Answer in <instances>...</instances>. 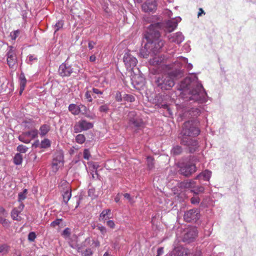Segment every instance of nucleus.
<instances>
[{
  "mask_svg": "<svg viewBox=\"0 0 256 256\" xmlns=\"http://www.w3.org/2000/svg\"><path fill=\"white\" fill-rule=\"evenodd\" d=\"M178 90L182 91L184 95L188 94L186 98L189 102L194 101L198 104L207 102V94L202 84L198 82L194 73L190 74V76L182 82Z\"/></svg>",
  "mask_w": 256,
  "mask_h": 256,
  "instance_id": "f257e3e1",
  "label": "nucleus"
},
{
  "mask_svg": "<svg viewBox=\"0 0 256 256\" xmlns=\"http://www.w3.org/2000/svg\"><path fill=\"white\" fill-rule=\"evenodd\" d=\"M183 76V71L176 69L171 70L167 74L156 76L154 78V86L158 91L170 90L174 85V79Z\"/></svg>",
  "mask_w": 256,
  "mask_h": 256,
  "instance_id": "f03ea898",
  "label": "nucleus"
},
{
  "mask_svg": "<svg viewBox=\"0 0 256 256\" xmlns=\"http://www.w3.org/2000/svg\"><path fill=\"white\" fill-rule=\"evenodd\" d=\"M199 124L198 120H191L184 122L179 136L193 138L198 136L200 132Z\"/></svg>",
  "mask_w": 256,
  "mask_h": 256,
  "instance_id": "7ed1b4c3",
  "label": "nucleus"
},
{
  "mask_svg": "<svg viewBox=\"0 0 256 256\" xmlns=\"http://www.w3.org/2000/svg\"><path fill=\"white\" fill-rule=\"evenodd\" d=\"M100 246V242L98 240L88 237L77 246V249L78 252H80L82 256H92L96 248Z\"/></svg>",
  "mask_w": 256,
  "mask_h": 256,
  "instance_id": "20e7f679",
  "label": "nucleus"
},
{
  "mask_svg": "<svg viewBox=\"0 0 256 256\" xmlns=\"http://www.w3.org/2000/svg\"><path fill=\"white\" fill-rule=\"evenodd\" d=\"M163 26L161 22L152 24L148 27L143 36V42H150L160 38V30Z\"/></svg>",
  "mask_w": 256,
  "mask_h": 256,
  "instance_id": "39448f33",
  "label": "nucleus"
},
{
  "mask_svg": "<svg viewBox=\"0 0 256 256\" xmlns=\"http://www.w3.org/2000/svg\"><path fill=\"white\" fill-rule=\"evenodd\" d=\"M128 126L135 132L142 130L145 126L142 119L136 111H130L128 114Z\"/></svg>",
  "mask_w": 256,
  "mask_h": 256,
  "instance_id": "423d86ee",
  "label": "nucleus"
},
{
  "mask_svg": "<svg viewBox=\"0 0 256 256\" xmlns=\"http://www.w3.org/2000/svg\"><path fill=\"white\" fill-rule=\"evenodd\" d=\"M177 108L179 112V115L182 118H192V120H196L198 116L201 114V110L198 108H191L186 106L185 104L177 106Z\"/></svg>",
  "mask_w": 256,
  "mask_h": 256,
  "instance_id": "0eeeda50",
  "label": "nucleus"
},
{
  "mask_svg": "<svg viewBox=\"0 0 256 256\" xmlns=\"http://www.w3.org/2000/svg\"><path fill=\"white\" fill-rule=\"evenodd\" d=\"M193 137L178 136L180 143L182 145L186 146L190 153H194L198 150L199 143Z\"/></svg>",
  "mask_w": 256,
  "mask_h": 256,
  "instance_id": "6e6552de",
  "label": "nucleus"
},
{
  "mask_svg": "<svg viewBox=\"0 0 256 256\" xmlns=\"http://www.w3.org/2000/svg\"><path fill=\"white\" fill-rule=\"evenodd\" d=\"M7 64L12 69H16L18 63V58L16 50L12 46H8L6 54Z\"/></svg>",
  "mask_w": 256,
  "mask_h": 256,
  "instance_id": "1a4fd4ad",
  "label": "nucleus"
},
{
  "mask_svg": "<svg viewBox=\"0 0 256 256\" xmlns=\"http://www.w3.org/2000/svg\"><path fill=\"white\" fill-rule=\"evenodd\" d=\"M123 62L126 70H132L138 63V60L130 51L126 52L123 57Z\"/></svg>",
  "mask_w": 256,
  "mask_h": 256,
  "instance_id": "9d476101",
  "label": "nucleus"
},
{
  "mask_svg": "<svg viewBox=\"0 0 256 256\" xmlns=\"http://www.w3.org/2000/svg\"><path fill=\"white\" fill-rule=\"evenodd\" d=\"M196 170V164L191 162L182 164L180 169V174L185 176H190Z\"/></svg>",
  "mask_w": 256,
  "mask_h": 256,
  "instance_id": "9b49d317",
  "label": "nucleus"
},
{
  "mask_svg": "<svg viewBox=\"0 0 256 256\" xmlns=\"http://www.w3.org/2000/svg\"><path fill=\"white\" fill-rule=\"evenodd\" d=\"M64 164V154L62 150H57L54 154L52 162V168L54 172L58 170Z\"/></svg>",
  "mask_w": 256,
  "mask_h": 256,
  "instance_id": "f8f14e48",
  "label": "nucleus"
},
{
  "mask_svg": "<svg viewBox=\"0 0 256 256\" xmlns=\"http://www.w3.org/2000/svg\"><path fill=\"white\" fill-rule=\"evenodd\" d=\"M164 41L161 38L158 40L150 42H146V48H149L152 52V54H156L160 52L164 46Z\"/></svg>",
  "mask_w": 256,
  "mask_h": 256,
  "instance_id": "ddd939ff",
  "label": "nucleus"
},
{
  "mask_svg": "<svg viewBox=\"0 0 256 256\" xmlns=\"http://www.w3.org/2000/svg\"><path fill=\"white\" fill-rule=\"evenodd\" d=\"M174 66L176 67L175 69L180 70L182 66H184L188 70H192L193 66L191 63L188 62V59L186 58L183 56H180L177 58L176 60L174 62ZM184 73V70H182Z\"/></svg>",
  "mask_w": 256,
  "mask_h": 256,
  "instance_id": "4468645a",
  "label": "nucleus"
},
{
  "mask_svg": "<svg viewBox=\"0 0 256 256\" xmlns=\"http://www.w3.org/2000/svg\"><path fill=\"white\" fill-rule=\"evenodd\" d=\"M93 126L92 123L88 122L85 120H81L74 124V132L75 133H79L92 128Z\"/></svg>",
  "mask_w": 256,
  "mask_h": 256,
  "instance_id": "2eb2a0df",
  "label": "nucleus"
},
{
  "mask_svg": "<svg viewBox=\"0 0 256 256\" xmlns=\"http://www.w3.org/2000/svg\"><path fill=\"white\" fill-rule=\"evenodd\" d=\"M67 60H68L62 63L59 66L58 74L62 78L70 76L74 72V68L71 65L67 63Z\"/></svg>",
  "mask_w": 256,
  "mask_h": 256,
  "instance_id": "dca6fc26",
  "label": "nucleus"
},
{
  "mask_svg": "<svg viewBox=\"0 0 256 256\" xmlns=\"http://www.w3.org/2000/svg\"><path fill=\"white\" fill-rule=\"evenodd\" d=\"M200 218V210L198 209H191L186 212L184 214V219L187 222H196Z\"/></svg>",
  "mask_w": 256,
  "mask_h": 256,
  "instance_id": "f3484780",
  "label": "nucleus"
},
{
  "mask_svg": "<svg viewBox=\"0 0 256 256\" xmlns=\"http://www.w3.org/2000/svg\"><path fill=\"white\" fill-rule=\"evenodd\" d=\"M157 0H146L142 6V10L145 12H155L158 8Z\"/></svg>",
  "mask_w": 256,
  "mask_h": 256,
  "instance_id": "a211bd4d",
  "label": "nucleus"
},
{
  "mask_svg": "<svg viewBox=\"0 0 256 256\" xmlns=\"http://www.w3.org/2000/svg\"><path fill=\"white\" fill-rule=\"evenodd\" d=\"M181 20L180 17L176 16L167 20L165 24L164 30L168 32H173L177 28L178 23L180 22Z\"/></svg>",
  "mask_w": 256,
  "mask_h": 256,
  "instance_id": "6ab92c4d",
  "label": "nucleus"
},
{
  "mask_svg": "<svg viewBox=\"0 0 256 256\" xmlns=\"http://www.w3.org/2000/svg\"><path fill=\"white\" fill-rule=\"evenodd\" d=\"M167 37L170 42H174L178 44H181L184 40V36L180 32L169 34Z\"/></svg>",
  "mask_w": 256,
  "mask_h": 256,
  "instance_id": "aec40b11",
  "label": "nucleus"
},
{
  "mask_svg": "<svg viewBox=\"0 0 256 256\" xmlns=\"http://www.w3.org/2000/svg\"><path fill=\"white\" fill-rule=\"evenodd\" d=\"M212 176L211 171L206 170L198 175L196 179L199 180L201 182H208Z\"/></svg>",
  "mask_w": 256,
  "mask_h": 256,
  "instance_id": "412c9836",
  "label": "nucleus"
},
{
  "mask_svg": "<svg viewBox=\"0 0 256 256\" xmlns=\"http://www.w3.org/2000/svg\"><path fill=\"white\" fill-rule=\"evenodd\" d=\"M172 253L174 256H187L188 254V250L182 246L175 247Z\"/></svg>",
  "mask_w": 256,
  "mask_h": 256,
  "instance_id": "4be33fe9",
  "label": "nucleus"
},
{
  "mask_svg": "<svg viewBox=\"0 0 256 256\" xmlns=\"http://www.w3.org/2000/svg\"><path fill=\"white\" fill-rule=\"evenodd\" d=\"M26 79L25 77L24 74L23 72H22L19 77V82H20V94H22L23 91L25 88V86L26 83Z\"/></svg>",
  "mask_w": 256,
  "mask_h": 256,
  "instance_id": "5701e85b",
  "label": "nucleus"
},
{
  "mask_svg": "<svg viewBox=\"0 0 256 256\" xmlns=\"http://www.w3.org/2000/svg\"><path fill=\"white\" fill-rule=\"evenodd\" d=\"M197 236L196 229L190 230L184 234V239L185 240L192 241Z\"/></svg>",
  "mask_w": 256,
  "mask_h": 256,
  "instance_id": "b1692460",
  "label": "nucleus"
},
{
  "mask_svg": "<svg viewBox=\"0 0 256 256\" xmlns=\"http://www.w3.org/2000/svg\"><path fill=\"white\" fill-rule=\"evenodd\" d=\"M63 202L66 204H67L68 200L72 196V190L70 188H66L64 190L62 194Z\"/></svg>",
  "mask_w": 256,
  "mask_h": 256,
  "instance_id": "393cba45",
  "label": "nucleus"
},
{
  "mask_svg": "<svg viewBox=\"0 0 256 256\" xmlns=\"http://www.w3.org/2000/svg\"><path fill=\"white\" fill-rule=\"evenodd\" d=\"M68 110L74 116H77L80 113V105L77 106L76 104H70L68 108Z\"/></svg>",
  "mask_w": 256,
  "mask_h": 256,
  "instance_id": "a878e982",
  "label": "nucleus"
},
{
  "mask_svg": "<svg viewBox=\"0 0 256 256\" xmlns=\"http://www.w3.org/2000/svg\"><path fill=\"white\" fill-rule=\"evenodd\" d=\"M152 54V52L149 48H146V44L144 46L140 48V56L144 58H148L150 54Z\"/></svg>",
  "mask_w": 256,
  "mask_h": 256,
  "instance_id": "bb28decb",
  "label": "nucleus"
},
{
  "mask_svg": "<svg viewBox=\"0 0 256 256\" xmlns=\"http://www.w3.org/2000/svg\"><path fill=\"white\" fill-rule=\"evenodd\" d=\"M50 130V126L46 124L42 125L40 128V134L41 137L45 136Z\"/></svg>",
  "mask_w": 256,
  "mask_h": 256,
  "instance_id": "cd10ccee",
  "label": "nucleus"
},
{
  "mask_svg": "<svg viewBox=\"0 0 256 256\" xmlns=\"http://www.w3.org/2000/svg\"><path fill=\"white\" fill-rule=\"evenodd\" d=\"M24 133L26 136L31 139V140L36 138L38 136V130L36 128L30 131L25 132Z\"/></svg>",
  "mask_w": 256,
  "mask_h": 256,
  "instance_id": "c85d7f7f",
  "label": "nucleus"
},
{
  "mask_svg": "<svg viewBox=\"0 0 256 256\" xmlns=\"http://www.w3.org/2000/svg\"><path fill=\"white\" fill-rule=\"evenodd\" d=\"M195 184V182L193 180H186L181 182L180 186L186 188H192Z\"/></svg>",
  "mask_w": 256,
  "mask_h": 256,
  "instance_id": "c756f323",
  "label": "nucleus"
},
{
  "mask_svg": "<svg viewBox=\"0 0 256 256\" xmlns=\"http://www.w3.org/2000/svg\"><path fill=\"white\" fill-rule=\"evenodd\" d=\"M162 95H158L156 96V98H157V100H158V104H159V106H160L161 108H164V109H166L167 110L168 112V113L170 114H171V112H170V108L168 106V104H162Z\"/></svg>",
  "mask_w": 256,
  "mask_h": 256,
  "instance_id": "7c9ffc66",
  "label": "nucleus"
},
{
  "mask_svg": "<svg viewBox=\"0 0 256 256\" xmlns=\"http://www.w3.org/2000/svg\"><path fill=\"white\" fill-rule=\"evenodd\" d=\"M182 148L181 146L178 145L174 146L172 147L171 150V154L173 156H178L182 154Z\"/></svg>",
  "mask_w": 256,
  "mask_h": 256,
  "instance_id": "2f4dec72",
  "label": "nucleus"
},
{
  "mask_svg": "<svg viewBox=\"0 0 256 256\" xmlns=\"http://www.w3.org/2000/svg\"><path fill=\"white\" fill-rule=\"evenodd\" d=\"M96 228L100 231L101 237L102 238H104L108 232L106 227L102 226V224H98L96 225Z\"/></svg>",
  "mask_w": 256,
  "mask_h": 256,
  "instance_id": "473e14b6",
  "label": "nucleus"
},
{
  "mask_svg": "<svg viewBox=\"0 0 256 256\" xmlns=\"http://www.w3.org/2000/svg\"><path fill=\"white\" fill-rule=\"evenodd\" d=\"M22 156L20 153H16L13 158V162L16 165H20L22 162Z\"/></svg>",
  "mask_w": 256,
  "mask_h": 256,
  "instance_id": "72a5a7b5",
  "label": "nucleus"
},
{
  "mask_svg": "<svg viewBox=\"0 0 256 256\" xmlns=\"http://www.w3.org/2000/svg\"><path fill=\"white\" fill-rule=\"evenodd\" d=\"M110 212V209H106L103 210L100 214L99 220L100 221L105 220H106V217L108 218V215Z\"/></svg>",
  "mask_w": 256,
  "mask_h": 256,
  "instance_id": "f704fd0d",
  "label": "nucleus"
},
{
  "mask_svg": "<svg viewBox=\"0 0 256 256\" xmlns=\"http://www.w3.org/2000/svg\"><path fill=\"white\" fill-rule=\"evenodd\" d=\"M147 166L148 170H151L154 168V159L151 156H148L146 158Z\"/></svg>",
  "mask_w": 256,
  "mask_h": 256,
  "instance_id": "c9c22d12",
  "label": "nucleus"
},
{
  "mask_svg": "<svg viewBox=\"0 0 256 256\" xmlns=\"http://www.w3.org/2000/svg\"><path fill=\"white\" fill-rule=\"evenodd\" d=\"M18 139L20 141L24 144H29L31 141V139L26 136L24 132H23L18 136Z\"/></svg>",
  "mask_w": 256,
  "mask_h": 256,
  "instance_id": "e433bc0d",
  "label": "nucleus"
},
{
  "mask_svg": "<svg viewBox=\"0 0 256 256\" xmlns=\"http://www.w3.org/2000/svg\"><path fill=\"white\" fill-rule=\"evenodd\" d=\"M191 191L196 194H198L204 191V188L202 186L196 185L195 184Z\"/></svg>",
  "mask_w": 256,
  "mask_h": 256,
  "instance_id": "4c0bfd02",
  "label": "nucleus"
},
{
  "mask_svg": "<svg viewBox=\"0 0 256 256\" xmlns=\"http://www.w3.org/2000/svg\"><path fill=\"white\" fill-rule=\"evenodd\" d=\"M202 250L199 248H196L195 249L188 252V255L190 256H201Z\"/></svg>",
  "mask_w": 256,
  "mask_h": 256,
  "instance_id": "58836bf2",
  "label": "nucleus"
},
{
  "mask_svg": "<svg viewBox=\"0 0 256 256\" xmlns=\"http://www.w3.org/2000/svg\"><path fill=\"white\" fill-rule=\"evenodd\" d=\"M64 22L62 20H58L56 24L53 26L54 30V34H55L56 32L58 31L60 28L63 27Z\"/></svg>",
  "mask_w": 256,
  "mask_h": 256,
  "instance_id": "ea45409f",
  "label": "nucleus"
},
{
  "mask_svg": "<svg viewBox=\"0 0 256 256\" xmlns=\"http://www.w3.org/2000/svg\"><path fill=\"white\" fill-rule=\"evenodd\" d=\"M50 146V140L48 138H44L41 142L40 144V148H46Z\"/></svg>",
  "mask_w": 256,
  "mask_h": 256,
  "instance_id": "a19ab883",
  "label": "nucleus"
},
{
  "mask_svg": "<svg viewBox=\"0 0 256 256\" xmlns=\"http://www.w3.org/2000/svg\"><path fill=\"white\" fill-rule=\"evenodd\" d=\"M86 140V138L84 134H78L76 136V141L79 144H82Z\"/></svg>",
  "mask_w": 256,
  "mask_h": 256,
  "instance_id": "79ce46f5",
  "label": "nucleus"
},
{
  "mask_svg": "<svg viewBox=\"0 0 256 256\" xmlns=\"http://www.w3.org/2000/svg\"><path fill=\"white\" fill-rule=\"evenodd\" d=\"M28 148L24 145L20 144L16 148V150L20 153H26L28 152Z\"/></svg>",
  "mask_w": 256,
  "mask_h": 256,
  "instance_id": "37998d69",
  "label": "nucleus"
},
{
  "mask_svg": "<svg viewBox=\"0 0 256 256\" xmlns=\"http://www.w3.org/2000/svg\"><path fill=\"white\" fill-rule=\"evenodd\" d=\"M123 100L124 101L132 102L135 100V98L132 94H124L123 96Z\"/></svg>",
  "mask_w": 256,
  "mask_h": 256,
  "instance_id": "c03bdc74",
  "label": "nucleus"
},
{
  "mask_svg": "<svg viewBox=\"0 0 256 256\" xmlns=\"http://www.w3.org/2000/svg\"><path fill=\"white\" fill-rule=\"evenodd\" d=\"M22 31L20 30H14L10 32V36L12 40H15L18 36L20 34Z\"/></svg>",
  "mask_w": 256,
  "mask_h": 256,
  "instance_id": "a18cd8bd",
  "label": "nucleus"
},
{
  "mask_svg": "<svg viewBox=\"0 0 256 256\" xmlns=\"http://www.w3.org/2000/svg\"><path fill=\"white\" fill-rule=\"evenodd\" d=\"M109 109V104H105L99 107L98 110L100 112L106 113L108 111Z\"/></svg>",
  "mask_w": 256,
  "mask_h": 256,
  "instance_id": "49530a36",
  "label": "nucleus"
},
{
  "mask_svg": "<svg viewBox=\"0 0 256 256\" xmlns=\"http://www.w3.org/2000/svg\"><path fill=\"white\" fill-rule=\"evenodd\" d=\"M22 123L25 128L30 129L33 126L34 122L29 120H24Z\"/></svg>",
  "mask_w": 256,
  "mask_h": 256,
  "instance_id": "de8ad7c7",
  "label": "nucleus"
},
{
  "mask_svg": "<svg viewBox=\"0 0 256 256\" xmlns=\"http://www.w3.org/2000/svg\"><path fill=\"white\" fill-rule=\"evenodd\" d=\"M96 190L94 188H90L88 190V196H90L92 199H94L97 197V195L96 194Z\"/></svg>",
  "mask_w": 256,
  "mask_h": 256,
  "instance_id": "09e8293b",
  "label": "nucleus"
},
{
  "mask_svg": "<svg viewBox=\"0 0 256 256\" xmlns=\"http://www.w3.org/2000/svg\"><path fill=\"white\" fill-rule=\"evenodd\" d=\"M9 246L6 244L0 246V252L3 254H6L8 252Z\"/></svg>",
  "mask_w": 256,
  "mask_h": 256,
  "instance_id": "8fccbe9b",
  "label": "nucleus"
},
{
  "mask_svg": "<svg viewBox=\"0 0 256 256\" xmlns=\"http://www.w3.org/2000/svg\"><path fill=\"white\" fill-rule=\"evenodd\" d=\"M92 91L87 90L84 94V96L86 98L88 102H92Z\"/></svg>",
  "mask_w": 256,
  "mask_h": 256,
  "instance_id": "3c124183",
  "label": "nucleus"
},
{
  "mask_svg": "<svg viewBox=\"0 0 256 256\" xmlns=\"http://www.w3.org/2000/svg\"><path fill=\"white\" fill-rule=\"evenodd\" d=\"M115 99L118 102H121L123 100V96H122L121 92L119 91L116 92L115 96Z\"/></svg>",
  "mask_w": 256,
  "mask_h": 256,
  "instance_id": "603ef678",
  "label": "nucleus"
},
{
  "mask_svg": "<svg viewBox=\"0 0 256 256\" xmlns=\"http://www.w3.org/2000/svg\"><path fill=\"white\" fill-rule=\"evenodd\" d=\"M90 156V152L88 149H84L83 152V157L85 160H89Z\"/></svg>",
  "mask_w": 256,
  "mask_h": 256,
  "instance_id": "864d4df0",
  "label": "nucleus"
},
{
  "mask_svg": "<svg viewBox=\"0 0 256 256\" xmlns=\"http://www.w3.org/2000/svg\"><path fill=\"white\" fill-rule=\"evenodd\" d=\"M36 238V234L34 232H30L28 234V240L30 242H34Z\"/></svg>",
  "mask_w": 256,
  "mask_h": 256,
  "instance_id": "5fc2aeb1",
  "label": "nucleus"
},
{
  "mask_svg": "<svg viewBox=\"0 0 256 256\" xmlns=\"http://www.w3.org/2000/svg\"><path fill=\"white\" fill-rule=\"evenodd\" d=\"M80 113H82V114L84 115L88 112L87 108L82 104H80Z\"/></svg>",
  "mask_w": 256,
  "mask_h": 256,
  "instance_id": "6e6d98bb",
  "label": "nucleus"
},
{
  "mask_svg": "<svg viewBox=\"0 0 256 256\" xmlns=\"http://www.w3.org/2000/svg\"><path fill=\"white\" fill-rule=\"evenodd\" d=\"M62 221V218H56V220L51 222L50 226L52 227H56V226H58L60 224V222Z\"/></svg>",
  "mask_w": 256,
  "mask_h": 256,
  "instance_id": "4d7b16f0",
  "label": "nucleus"
},
{
  "mask_svg": "<svg viewBox=\"0 0 256 256\" xmlns=\"http://www.w3.org/2000/svg\"><path fill=\"white\" fill-rule=\"evenodd\" d=\"M200 198L198 196H194L190 198V202L192 204H199Z\"/></svg>",
  "mask_w": 256,
  "mask_h": 256,
  "instance_id": "13d9d810",
  "label": "nucleus"
},
{
  "mask_svg": "<svg viewBox=\"0 0 256 256\" xmlns=\"http://www.w3.org/2000/svg\"><path fill=\"white\" fill-rule=\"evenodd\" d=\"M37 58L34 55H29L26 59V62L28 64H32L34 60H36Z\"/></svg>",
  "mask_w": 256,
  "mask_h": 256,
  "instance_id": "bf43d9fd",
  "label": "nucleus"
},
{
  "mask_svg": "<svg viewBox=\"0 0 256 256\" xmlns=\"http://www.w3.org/2000/svg\"><path fill=\"white\" fill-rule=\"evenodd\" d=\"M4 227L8 228L10 226V222L6 218H3L2 222L0 223Z\"/></svg>",
  "mask_w": 256,
  "mask_h": 256,
  "instance_id": "052dcab7",
  "label": "nucleus"
},
{
  "mask_svg": "<svg viewBox=\"0 0 256 256\" xmlns=\"http://www.w3.org/2000/svg\"><path fill=\"white\" fill-rule=\"evenodd\" d=\"M106 225L108 226L110 228H115L116 224L114 221L112 220H108L106 222Z\"/></svg>",
  "mask_w": 256,
  "mask_h": 256,
  "instance_id": "680f3d73",
  "label": "nucleus"
},
{
  "mask_svg": "<svg viewBox=\"0 0 256 256\" xmlns=\"http://www.w3.org/2000/svg\"><path fill=\"white\" fill-rule=\"evenodd\" d=\"M70 234V229L68 228H66L62 232V236H69Z\"/></svg>",
  "mask_w": 256,
  "mask_h": 256,
  "instance_id": "e2e57ef3",
  "label": "nucleus"
},
{
  "mask_svg": "<svg viewBox=\"0 0 256 256\" xmlns=\"http://www.w3.org/2000/svg\"><path fill=\"white\" fill-rule=\"evenodd\" d=\"M124 198L127 199L130 203L132 204L134 202V201L133 200V198L132 197H131V196H130V194H129L126 193V194H124Z\"/></svg>",
  "mask_w": 256,
  "mask_h": 256,
  "instance_id": "0e129e2a",
  "label": "nucleus"
},
{
  "mask_svg": "<svg viewBox=\"0 0 256 256\" xmlns=\"http://www.w3.org/2000/svg\"><path fill=\"white\" fill-rule=\"evenodd\" d=\"M20 212H18V210H13L12 212V217L13 220H17V218H16V217H17L19 214Z\"/></svg>",
  "mask_w": 256,
  "mask_h": 256,
  "instance_id": "69168bd1",
  "label": "nucleus"
},
{
  "mask_svg": "<svg viewBox=\"0 0 256 256\" xmlns=\"http://www.w3.org/2000/svg\"><path fill=\"white\" fill-rule=\"evenodd\" d=\"M92 92L94 94H96L98 95L102 94H103V91H102L99 89L94 88H92Z\"/></svg>",
  "mask_w": 256,
  "mask_h": 256,
  "instance_id": "338daca9",
  "label": "nucleus"
},
{
  "mask_svg": "<svg viewBox=\"0 0 256 256\" xmlns=\"http://www.w3.org/2000/svg\"><path fill=\"white\" fill-rule=\"evenodd\" d=\"M26 198V195L20 192L18 194V200L19 202H22Z\"/></svg>",
  "mask_w": 256,
  "mask_h": 256,
  "instance_id": "774afa93",
  "label": "nucleus"
}]
</instances>
